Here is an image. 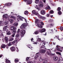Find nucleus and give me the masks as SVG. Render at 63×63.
Segmentation results:
<instances>
[{"instance_id": "obj_36", "label": "nucleus", "mask_w": 63, "mask_h": 63, "mask_svg": "<svg viewBox=\"0 0 63 63\" xmlns=\"http://www.w3.org/2000/svg\"><path fill=\"white\" fill-rule=\"evenodd\" d=\"M16 37H19V34H17L16 36Z\"/></svg>"}, {"instance_id": "obj_18", "label": "nucleus", "mask_w": 63, "mask_h": 63, "mask_svg": "<svg viewBox=\"0 0 63 63\" xmlns=\"http://www.w3.org/2000/svg\"><path fill=\"white\" fill-rule=\"evenodd\" d=\"M13 26H17L18 25V23H14L13 24Z\"/></svg>"}, {"instance_id": "obj_4", "label": "nucleus", "mask_w": 63, "mask_h": 63, "mask_svg": "<svg viewBox=\"0 0 63 63\" xmlns=\"http://www.w3.org/2000/svg\"><path fill=\"white\" fill-rule=\"evenodd\" d=\"M10 49L12 51H14L16 50V48L14 47H13L10 48Z\"/></svg>"}, {"instance_id": "obj_9", "label": "nucleus", "mask_w": 63, "mask_h": 63, "mask_svg": "<svg viewBox=\"0 0 63 63\" xmlns=\"http://www.w3.org/2000/svg\"><path fill=\"white\" fill-rule=\"evenodd\" d=\"M32 13L33 14L35 15H36L37 16L38 14V12L36 13L35 10L32 11Z\"/></svg>"}, {"instance_id": "obj_13", "label": "nucleus", "mask_w": 63, "mask_h": 63, "mask_svg": "<svg viewBox=\"0 0 63 63\" xmlns=\"http://www.w3.org/2000/svg\"><path fill=\"white\" fill-rule=\"evenodd\" d=\"M4 40L6 42H7L9 40V39H8V37L7 36H6L4 38Z\"/></svg>"}, {"instance_id": "obj_53", "label": "nucleus", "mask_w": 63, "mask_h": 63, "mask_svg": "<svg viewBox=\"0 0 63 63\" xmlns=\"http://www.w3.org/2000/svg\"><path fill=\"white\" fill-rule=\"evenodd\" d=\"M29 63H33V62L32 61H30L29 62Z\"/></svg>"}, {"instance_id": "obj_14", "label": "nucleus", "mask_w": 63, "mask_h": 63, "mask_svg": "<svg viewBox=\"0 0 63 63\" xmlns=\"http://www.w3.org/2000/svg\"><path fill=\"white\" fill-rule=\"evenodd\" d=\"M46 50L45 49L41 50V53H44L46 52Z\"/></svg>"}, {"instance_id": "obj_11", "label": "nucleus", "mask_w": 63, "mask_h": 63, "mask_svg": "<svg viewBox=\"0 0 63 63\" xmlns=\"http://www.w3.org/2000/svg\"><path fill=\"white\" fill-rule=\"evenodd\" d=\"M11 30H12L13 31H14L16 30V28L14 26H12L11 27Z\"/></svg>"}, {"instance_id": "obj_27", "label": "nucleus", "mask_w": 63, "mask_h": 63, "mask_svg": "<svg viewBox=\"0 0 63 63\" xmlns=\"http://www.w3.org/2000/svg\"><path fill=\"white\" fill-rule=\"evenodd\" d=\"M34 33L35 34H38L39 33V32L38 31H37L34 32Z\"/></svg>"}, {"instance_id": "obj_43", "label": "nucleus", "mask_w": 63, "mask_h": 63, "mask_svg": "<svg viewBox=\"0 0 63 63\" xmlns=\"http://www.w3.org/2000/svg\"><path fill=\"white\" fill-rule=\"evenodd\" d=\"M60 29L61 30H62V31H63V27H61L60 28Z\"/></svg>"}, {"instance_id": "obj_41", "label": "nucleus", "mask_w": 63, "mask_h": 63, "mask_svg": "<svg viewBox=\"0 0 63 63\" xmlns=\"http://www.w3.org/2000/svg\"><path fill=\"white\" fill-rule=\"evenodd\" d=\"M1 35L2 36H3V33H2V32H0V36H1Z\"/></svg>"}, {"instance_id": "obj_24", "label": "nucleus", "mask_w": 63, "mask_h": 63, "mask_svg": "<svg viewBox=\"0 0 63 63\" xmlns=\"http://www.w3.org/2000/svg\"><path fill=\"white\" fill-rule=\"evenodd\" d=\"M50 14H50H53L54 13V12L53 10H51L50 11L49 13Z\"/></svg>"}, {"instance_id": "obj_7", "label": "nucleus", "mask_w": 63, "mask_h": 63, "mask_svg": "<svg viewBox=\"0 0 63 63\" xmlns=\"http://www.w3.org/2000/svg\"><path fill=\"white\" fill-rule=\"evenodd\" d=\"M39 52H38L36 54L35 56V59L36 60L37 59L38 57H39V55L38 54H39Z\"/></svg>"}, {"instance_id": "obj_51", "label": "nucleus", "mask_w": 63, "mask_h": 63, "mask_svg": "<svg viewBox=\"0 0 63 63\" xmlns=\"http://www.w3.org/2000/svg\"><path fill=\"white\" fill-rule=\"evenodd\" d=\"M49 14H47L46 16H47V17H49Z\"/></svg>"}, {"instance_id": "obj_47", "label": "nucleus", "mask_w": 63, "mask_h": 63, "mask_svg": "<svg viewBox=\"0 0 63 63\" xmlns=\"http://www.w3.org/2000/svg\"><path fill=\"white\" fill-rule=\"evenodd\" d=\"M57 53L58 54H59L60 55H61V53L59 52H57Z\"/></svg>"}, {"instance_id": "obj_42", "label": "nucleus", "mask_w": 63, "mask_h": 63, "mask_svg": "<svg viewBox=\"0 0 63 63\" xmlns=\"http://www.w3.org/2000/svg\"><path fill=\"white\" fill-rule=\"evenodd\" d=\"M62 14V13H61V11H60L59 12L58 14H59V15H61V14Z\"/></svg>"}, {"instance_id": "obj_29", "label": "nucleus", "mask_w": 63, "mask_h": 63, "mask_svg": "<svg viewBox=\"0 0 63 63\" xmlns=\"http://www.w3.org/2000/svg\"><path fill=\"white\" fill-rule=\"evenodd\" d=\"M47 53L49 55H51V53L49 51H47Z\"/></svg>"}, {"instance_id": "obj_49", "label": "nucleus", "mask_w": 63, "mask_h": 63, "mask_svg": "<svg viewBox=\"0 0 63 63\" xmlns=\"http://www.w3.org/2000/svg\"><path fill=\"white\" fill-rule=\"evenodd\" d=\"M43 59H40L39 61L40 62H42L43 61Z\"/></svg>"}, {"instance_id": "obj_50", "label": "nucleus", "mask_w": 63, "mask_h": 63, "mask_svg": "<svg viewBox=\"0 0 63 63\" xmlns=\"http://www.w3.org/2000/svg\"><path fill=\"white\" fill-rule=\"evenodd\" d=\"M8 6H11V4H12V3H8Z\"/></svg>"}, {"instance_id": "obj_30", "label": "nucleus", "mask_w": 63, "mask_h": 63, "mask_svg": "<svg viewBox=\"0 0 63 63\" xmlns=\"http://www.w3.org/2000/svg\"><path fill=\"white\" fill-rule=\"evenodd\" d=\"M28 12L27 11H26L25 12V14L26 15H27V14H28Z\"/></svg>"}, {"instance_id": "obj_20", "label": "nucleus", "mask_w": 63, "mask_h": 63, "mask_svg": "<svg viewBox=\"0 0 63 63\" xmlns=\"http://www.w3.org/2000/svg\"><path fill=\"white\" fill-rule=\"evenodd\" d=\"M6 47V45H2L1 46V48H5Z\"/></svg>"}, {"instance_id": "obj_52", "label": "nucleus", "mask_w": 63, "mask_h": 63, "mask_svg": "<svg viewBox=\"0 0 63 63\" xmlns=\"http://www.w3.org/2000/svg\"><path fill=\"white\" fill-rule=\"evenodd\" d=\"M29 59V57H27L26 59L27 61Z\"/></svg>"}, {"instance_id": "obj_62", "label": "nucleus", "mask_w": 63, "mask_h": 63, "mask_svg": "<svg viewBox=\"0 0 63 63\" xmlns=\"http://www.w3.org/2000/svg\"><path fill=\"white\" fill-rule=\"evenodd\" d=\"M31 15L32 16H33V13Z\"/></svg>"}, {"instance_id": "obj_23", "label": "nucleus", "mask_w": 63, "mask_h": 63, "mask_svg": "<svg viewBox=\"0 0 63 63\" xmlns=\"http://www.w3.org/2000/svg\"><path fill=\"white\" fill-rule=\"evenodd\" d=\"M7 17H8V16L7 15H4L3 16V17H5V18H7Z\"/></svg>"}, {"instance_id": "obj_39", "label": "nucleus", "mask_w": 63, "mask_h": 63, "mask_svg": "<svg viewBox=\"0 0 63 63\" xmlns=\"http://www.w3.org/2000/svg\"><path fill=\"white\" fill-rule=\"evenodd\" d=\"M39 0H36L35 1V3H39Z\"/></svg>"}, {"instance_id": "obj_40", "label": "nucleus", "mask_w": 63, "mask_h": 63, "mask_svg": "<svg viewBox=\"0 0 63 63\" xmlns=\"http://www.w3.org/2000/svg\"><path fill=\"white\" fill-rule=\"evenodd\" d=\"M57 49L58 51H60V52H62V50L59 49Z\"/></svg>"}, {"instance_id": "obj_44", "label": "nucleus", "mask_w": 63, "mask_h": 63, "mask_svg": "<svg viewBox=\"0 0 63 63\" xmlns=\"http://www.w3.org/2000/svg\"><path fill=\"white\" fill-rule=\"evenodd\" d=\"M20 32V29H18V31H17V33H19V32Z\"/></svg>"}, {"instance_id": "obj_33", "label": "nucleus", "mask_w": 63, "mask_h": 63, "mask_svg": "<svg viewBox=\"0 0 63 63\" xmlns=\"http://www.w3.org/2000/svg\"><path fill=\"white\" fill-rule=\"evenodd\" d=\"M46 9L47 10V9H50V7H49V6H47L46 8Z\"/></svg>"}, {"instance_id": "obj_64", "label": "nucleus", "mask_w": 63, "mask_h": 63, "mask_svg": "<svg viewBox=\"0 0 63 63\" xmlns=\"http://www.w3.org/2000/svg\"><path fill=\"white\" fill-rule=\"evenodd\" d=\"M55 36L57 38H58V37H57V36Z\"/></svg>"}, {"instance_id": "obj_37", "label": "nucleus", "mask_w": 63, "mask_h": 63, "mask_svg": "<svg viewBox=\"0 0 63 63\" xmlns=\"http://www.w3.org/2000/svg\"><path fill=\"white\" fill-rule=\"evenodd\" d=\"M38 41H39V42H41V39L39 38H38L37 39Z\"/></svg>"}, {"instance_id": "obj_6", "label": "nucleus", "mask_w": 63, "mask_h": 63, "mask_svg": "<svg viewBox=\"0 0 63 63\" xmlns=\"http://www.w3.org/2000/svg\"><path fill=\"white\" fill-rule=\"evenodd\" d=\"M16 30L13 31L12 32V33L14 34L12 35L11 36L13 37H15V33H16Z\"/></svg>"}, {"instance_id": "obj_26", "label": "nucleus", "mask_w": 63, "mask_h": 63, "mask_svg": "<svg viewBox=\"0 0 63 63\" xmlns=\"http://www.w3.org/2000/svg\"><path fill=\"white\" fill-rule=\"evenodd\" d=\"M54 25L52 24H50L48 25V26L49 27H51V26H53Z\"/></svg>"}, {"instance_id": "obj_32", "label": "nucleus", "mask_w": 63, "mask_h": 63, "mask_svg": "<svg viewBox=\"0 0 63 63\" xmlns=\"http://www.w3.org/2000/svg\"><path fill=\"white\" fill-rule=\"evenodd\" d=\"M14 40V38H11L9 39V41H12Z\"/></svg>"}, {"instance_id": "obj_35", "label": "nucleus", "mask_w": 63, "mask_h": 63, "mask_svg": "<svg viewBox=\"0 0 63 63\" xmlns=\"http://www.w3.org/2000/svg\"><path fill=\"white\" fill-rule=\"evenodd\" d=\"M7 34L9 35H11V32H10V31H9L7 33Z\"/></svg>"}, {"instance_id": "obj_25", "label": "nucleus", "mask_w": 63, "mask_h": 63, "mask_svg": "<svg viewBox=\"0 0 63 63\" xmlns=\"http://www.w3.org/2000/svg\"><path fill=\"white\" fill-rule=\"evenodd\" d=\"M14 20L13 19H11L10 20V21L11 23H13Z\"/></svg>"}, {"instance_id": "obj_2", "label": "nucleus", "mask_w": 63, "mask_h": 63, "mask_svg": "<svg viewBox=\"0 0 63 63\" xmlns=\"http://www.w3.org/2000/svg\"><path fill=\"white\" fill-rule=\"evenodd\" d=\"M17 43V40H16L13 42H11V43L10 42L9 44H8V46H10L12 45V44H14L15 43Z\"/></svg>"}, {"instance_id": "obj_61", "label": "nucleus", "mask_w": 63, "mask_h": 63, "mask_svg": "<svg viewBox=\"0 0 63 63\" xmlns=\"http://www.w3.org/2000/svg\"><path fill=\"white\" fill-rule=\"evenodd\" d=\"M6 6H8V3H7L6 4Z\"/></svg>"}, {"instance_id": "obj_16", "label": "nucleus", "mask_w": 63, "mask_h": 63, "mask_svg": "<svg viewBox=\"0 0 63 63\" xmlns=\"http://www.w3.org/2000/svg\"><path fill=\"white\" fill-rule=\"evenodd\" d=\"M44 6L43 4V3L42 2L40 3V4L39 5V7L40 8H41V7H43Z\"/></svg>"}, {"instance_id": "obj_45", "label": "nucleus", "mask_w": 63, "mask_h": 63, "mask_svg": "<svg viewBox=\"0 0 63 63\" xmlns=\"http://www.w3.org/2000/svg\"><path fill=\"white\" fill-rule=\"evenodd\" d=\"M15 62H18V60H17L16 59H15Z\"/></svg>"}, {"instance_id": "obj_56", "label": "nucleus", "mask_w": 63, "mask_h": 63, "mask_svg": "<svg viewBox=\"0 0 63 63\" xmlns=\"http://www.w3.org/2000/svg\"><path fill=\"white\" fill-rule=\"evenodd\" d=\"M55 55L54 54H51V55Z\"/></svg>"}, {"instance_id": "obj_55", "label": "nucleus", "mask_w": 63, "mask_h": 63, "mask_svg": "<svg viewBox=\"0 0 63 63\" xmlns=\"http://www.w3.org/2000/svg\"><path fill=\"white\" fill-rule=\"evenodd\" d=\"M38 21V19H36V22H37V21Z\"/></svg>"}, {"instance_id": "obj_1", "label": "nucleus", "mask_w": 63, "mask_h": 63, "mask_svg": "<svg viewBox=\"0 0 63 63\" xmlns=\"http://www.w3.org/2000/svg\"><path fill=\"white\" fill-rule=\"evenodd\" d=\"M25 33V31L23 30H22L20 32V34L21 38L23 37Z\"/></svg>"}, {"instance_id": "obj_58", "label": "nucleus", "mask_w": 63, "mask_h": 63, "mask_svg": "<svg viewBox=\"0 0 63 63\" xmlns=\"http://www.w3.org/2000/svg\"><path fill=\"white\" fill-rule=\"evenodd\" d=\"M36 8L37 9H38V10H39V8H38V7H36Z\"/></svg>"}, {"instance_id": "obj_8", "label": "nucleus", "mask_w": 63, "mask_h": 63, "mask_svg": "<svg viewBox=\"0 0 63 63\" xmlns=\"http://www.w3.org/2000/svg\"><path fill=\"white\" fill-rule=\"evenodd\" d=\"M46 30L45 29H43L42 30H40L39 31V32H40V33H43L44 32H45Z\"/></svg>"}, {"instance_id": "obj_28", "label": "nucleus", "mask_w": 63, "mask_h": 63, "mask_svg": "<svg viewBox=\"0 0 63 63\" xmlns=\"http://www.w3.org/2000/svg\"><path fill=\"white\" fill-rule=\"evenodd\" d=\"M61 8L60 7H58L57 9V11H60V10H61Z\"/></svg>"}, {"instance_id": "obj_59", "label": "nucleus", "mask_w": 63, "mask_h": 63, "mask_svg": "<svg viewBox=\"0 0 63 63\" xmlns=\"http://www.w3.org/2000/svg\"><path fill=\"white\" fill-rule=\"evenodd\" d=\"M50 17H53V15H51L50 16Z\"/></svg>"}, {"instance_id": "obj_34", "label": "nucleus", "mask_w": 63, "mask_h": 63, "mask_svg": "<svg viewBox=\"0 0 63 63\" xmlns=\"http://www.w3.org/2000/svg\"><path fill=\"white\" fill-rule=\"evenodd\" d=\"M11 18H13V19H16V18H15V17L13 16H11Z\"/></svg>"}, {"instance_id": "obj_22", "label": "nucleus", "mask_w": 63, "mask_h": 63, "mask_svg": "<svg viewBox=\"0 0 63 63\" xmlns=\"http://www.w3.org/2000/svg\"><path fill=\"white\" fill-rule=\"evenodd\" d=\"M6 63H11V62H10V61L9 60H8L6 59Z\"/></svg>"}, {"instance_id": "obj_60", "label": "nucleus", "mask_w": 63, "mask_h": 63, "mask_svg": "<svg viewBox=\"0 0 63 63\" xmlns=\"http://www.w3.org/2000/svg\"><path fill=\"white\" fill-rule=\"evenodd\" d=\"M2 55H0V58H1V57H2Z\"/></svg>"}, {"instance_id": "obj_31", "label": "nucleus", "mask_w": 63, "mask_h": 63, "mask_svg": "<svg viewBox=\"0 0 63 63\" xmlns=\"http://www.w3.org/2000/svg\"><path fill=\"white\" fill-rule=\"evenodd\" d=\"M47 63V60H45L43 62V63Z\"/></svg>"}, {"instance_id": "obj_5", "label": "nucleus", "mask_w": 63, "mask_h": 63, "mask_svg": "<svg viewBox=\"0 0 63 63\" xmlns=\"http://www.w3.org/2000/svg\"><path fill=\"white\" fill-rule=\"evenodd\" d=\"M8 28V26H5L3 28V30L4 31H8V30L7 29V28Z\"/></svg>"}, {"instance_id": "obj_48", "label": "nucleus", "mask_w": 63, "mask_h": 63, "mask_svg": "<svg viewBox=\"0 0 63 63\" xmlns=\"http://www.w3.org/2000/svg\"><path fill=\"white\" fill-rule=\"evenodd\" d=\"M41 23L42 25H44V23L42 22H41Z\"/></svg>"}, {"instance_id": "obj_12", "label": "nucleus", "mask_w": 63, "mask_h": 63, "mask_svg": "<svg viewBox=\"0 0 63 63\" xmlns=\"http://www.w3.org/2000/svg\"><path fill=\"white\" fill-rule=\"evenodd\" d=\"M38 16L40 19H45V18H46L45 17H43L40 15H38Z\"/></svg>"}, {"instance_id": "obj_46", "label": "nucleus", "mask_w": 63, "mask_h": 63, "mask_svg": "<svg viewBox=\"0 0 63 63\" xmlns=\"http://www.w3.org/2000/svg\"><path fill=\"white\" fill-rule=\"evenodd\" d=\"M3 24V23L2 22L0 21V25H2Z\"/></svg>"}, {"instance_id": "obj_3", "label": "nucleus", "mask_w": 63, "mask_h": 63, "mask_svg": "<svg viewBox=\"0 0 63 63\" xmlns=\"http://www.w3.org/2000/svg\"><path fill=\"white\" fill-rule=\"evenodd\" d=\"M27 24L26 23H24L21 26V29H25V27L27 26Z\"/></svg>"}, {"instance_id": "obj_38", "label": "nucleus", "mask_w": 63, "mask_h": 63, "mask_svg": "<svg viewBox=\"0 0 63 63\" xmlns=\"http://www.w3.org/2000/svg\"><path fill=\"white\" fill-rule=\"evenodd\" d=\"M5 25H7V24H8V21H6L5 22Z\"/></svg>"}, {"instance_id": "obj_10", "label": "nucleus", "mask_w": 63, "mask_h": 63, "mask_svg": "<svg viewBox=\"0 0 63 63\" xmlns=\"http://www.w3.org/2000/svg\"><path fill=\"white\" fill-rule=\"evenodd\" d=\"M17 18L18 19H20L21 20H23V17H19V15H18V16H17Z\"/></svg>"}, {"instance_id": "obj_63", "label": "nucleus", "mask_w": 63, "mask_h": 63, "mask_svg": "<svg viewBox=\"0 0 63 63\" xmlns=\"http://www.w3.org/2000/svg\"><path fill=\"white\" fill-rule=\"evenodd\" d=\"M56 47H57V48H58V46H56Z\"/></svg>"}, {"instance_id": "obj_57", "label": "nucleus", "mask_w": 63, "mask_h": 63, "mask_svg": "<svg viewBox=\"0 0 63 63\" xmlns=\"http://www.w3.org/2000/svg\"><path fill=\"white\" fill-rule=\"evenodd\" d=\"M33 38H32V39H31V41H33Z\"/></svg>"}, {"instance_id": "obj_15", "label": "nucleus", "mask_w": 63, "mask_h": 63, "mask_svg": "<svg viewBox=\"0 0 63 63\" xmlns=\"http://www.w3.org/2000/svg\"><path fill=\"white\" fill-rule=\"evenodd\" d=\"M24 1H25V2H27L29 4H31V1L30 0H29L28 1L27 0H24Z\"/></svg>"}, {"instance_id": "obj_19", "label": "nucleus", "mask_w": 63, "mask_h": 63, "mask_svg": "<svg viewBox=\"0 0 63 63\" xmlns=\"http://www.w3.org/2000/svg\"><path fill=\"white\" fill-rule=\"evenodd\" d=\"M53 59L55 61H56V60H58V58L56 57H53Z\"/></svg>"}, {"instance_id": "obj_21", "label": "nucleus", "mask_w": 63, "mask_h": 63, "mask_svg": "<svg viewBox=\"0 0 63 63\" xmlns=\"http://www.w3.org/2000/svg\"><path fill=\"white\" fill-rule=\"evenodd\" d=\"M41 13L42 15H45V12L44 10H42L41 11Z\"/></svg>"}, {"instance_id": "obj_17", "label": "nucleus", "mask_w": 63, "mask_h": 63, "mask_svg": "<svg viewBox=\"0 0 63 63\" xmlns=\"http://www.w3.org/2000/svg\"><path fill=\"white\" fill-rule=\"evenodd\" d=\"M37 25L38 27H39V28H43V27L42 26V25H41L39 24H37Z\"/></svg>"}, {"instance_id": "obj_54", "label": "nucleus", "mask_w": 63, "mask_h": 63, "mask_svg": "<svg viewBox=\"0 0 63 63\" xmlns=\"http://www.w3.org/2000/svg\"><path fill=\"white\" fill-rule=\"evenodd\" d=\"M43 1L44 3H45L46 2V0H43Z\"/></svg>"}]
</instances>
